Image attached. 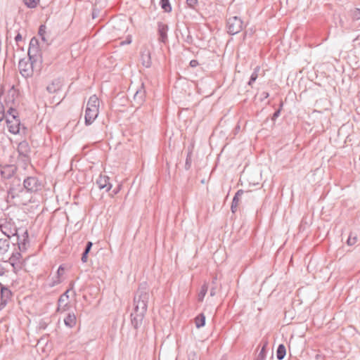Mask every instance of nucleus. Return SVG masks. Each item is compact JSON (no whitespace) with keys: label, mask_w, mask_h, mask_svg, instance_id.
<instances>
[{"label":"nucleus","mask_w":360,"mask_h":360,"mask_svg":"<svg viewBox=\"0 0 360 360\" xmlns=\"http://www.w3.org/2000/svg\"><path fill=\"white\" fill-rule=\"evenodd\" d=\"M199 65V63L197 60H191L189 63V65L191 67V68H195L197 67L198 65Z\"/></svg>","instance_id":"79ce46f5"},{"label":"nucleus","mask_w":360,"mask_h":360,"mask_svg":"<svg viewBox=\"0 0 360 360\" xmlns=\"http://www.w3.org/2000/svg\"><path fill=\"white\" fill-rule=\"evenodd\" d=\"M286 355V348L283 344H280L276 349V358L283 360Z\"/></svg>","instance_id":"5701e85b"},{"label":"nucleus","mask_w":360,"mask_h":360,"mask_svg":"<svg viewBox=\"0 0 360 360\" xmlns=\"http://www.w3.org/2000/svg\"><path fill=\"white\" fill-rule=\"evenodd\" d=\"M76 322L77 319L74 313H68L64 319L65 325L70 328H73L76 325Z\"/></svg>","instance_id":"a211bd4d"},{"label":"nucleus","mask_w":360,"mask_h":360,"mask_svg":"<svg viewBox=\"0 0 360 360\" xmlns=\"http://www.w3.org/2000/svg\"><path fill=\"white\" fill-rule=\"evenodd\" d=\"M27 54L29 60H30L32 63H36L39 58H41V49L39 48V40L35 37H33L30 41Z\"/></svg>","instance_id":"423d86ee"},{"label":"nucleus","mask_w":360,"mask_h":360,"mask_svg":"<svg viewBox=\"0 0 360 360\" xmlns=\"http://www.w3.org/2000/svg\"><path fill=\"white\" fill-rule=\"evenodd\" d=\"M13 185L14 188H18V186H17L16 182H15V181L14 182V179H13L12 184L10 185L9 188H10L11 186H13Z\"/></svg>","instance_id":"603ef678"},{"label":"nucleus","mask_w":360,"mask_h":360,"mask_svg":"<svg viewBox=\"0 0 360 360\" xmlns=\"http://www.w3.org/2000/svg\"><path fill=\"white\" fill-rule=\"evenodd\" d=\"M207 290H208V285L207 283H204L201 286L200 292L198 293V299L199 302L203 301L204 297H205Z\"/></svg>","instance_id":"c756f323"},{"label":"nucleus","mask_w":360,"mask_h":360,"mask_svg":"<svg viewBox=\"0 0 360 360\" xmlns=\"http://www.w3.org/2000/svg\"><path fill=\"white\" fill-rule=\"evenodd\" d=\"M357 241V237L356 236H352L350 235L347 240V244L349 246L354 245Z\"/></svg>","instance_id":"e433bc0d"},{"label":"nucleus","mask_w":360,"mask_h":360,"mask_svg":"<svg viewBox=\"0 0 360 360\" xmlns=\"http://www.w3.org/2000/svg\"><path fill=\"white\" fill-rule=\"evenodd\" d=\"M243 193H244V191H243L242 189L238 190V191L236 193V194H235V195H234V197H233V200H232V202H231V203L234 204V205H238V202H239V198H240V197Z\"/></svg>","instance_id":"473e14b6"},{"label":"nucleus","mask_w":360,"mask_h":360,"mask_svg":"<svg viewBox=\"0 0 360 360\" xmlns=\"http://www.w3.org/2000/svg\"><path fill=\"white\" fill-rule=\"evenodd\" d=\"M17 150L20 156L25 158L27 157L30 152L28 143L26 141L20 142L18 146Z\"/></svg>","instance_id":"2eb2a0df"},{"label":"nucleus","mask_w":360,"mask_h":360,"mask_svg":"<svg viewBox=\"0 0 360 360\" xmlns=\"http://www.w3.org/2000/svg\"><path fill=\"white\" fill-rule=\"evenodd\" d=\"M131 42V39H127L125 41H122L120 42V44L121 45H124V44H129Z\"/></svg>","instance_id":"8fccbe9b"},{"label":"nucleus","mask_w":360,"mask_h":360,"mask_svg":"<svg viewBox=\"0 0 360 360\" xmlns=\"http://www.w3.org/2000/svg\"><path fill=\"white\" fill-rule=\"evenodd\" d=\"M192 154H193V151L191 149H189L188 150V153H187V155H186V162H185V165H184V168L186 170H189L191 167V164H192Z\"/></svg>","instance_id":"cd10ccee"},{"label":"nucleus","mask_w":360,"mask_h":360,"mask_svg":"<svg viewBox=\"0 0 360 360\" xmlns=\"http://www.w3.org/2000/svg\"><path fill=\"white\" fill-rule=\"evenodd\" d=\"M269 96V94L268 92L264 91L262 93L261 100L263 101V100L267 98Z\"/></svg>","instance_id":"49530a36"},{"label":"nucleus","mask_w":360,"mask_h":360,"mask_svg":"<svg viewBox=\"0 0 360 360\" xmlns=\"http://www.w3.org/2000/svg\"><path fill=\"white\" fill-rule=\"evenodd\" d=\"M160 5L165 13H170L172 10L169 0H160Z\"/></svg>","instance_id":"bb28decb"},{"label":"nucleus","mask_w":360,"mask_h":360,"mask_svg":"<svg viewBox=\"0 0 360 360\" xmlns=\"http://www.w3.org/2000/svg\"><path fill=\"white\" fill-rule=\"evenodd\" d=\"M169 30V27L167 24L163 23L162 22H158V41L161 43L166 44L168 42V37L167 32Z\"/></svg>","instance_id":"9d476101"},{"label":"nucleus","mask_w":360,"mask_h":360,"mask_svg":"<svg viewBox=\"0 0 360 360\" xmlns=\"http://www.w3.org/2000/svg\"><path fill=\"white\" fill-rule=\"evenodd\" d=\"M60 283H61L60 278L58 277H56V278L55 280H53V282L49 284V285H50V287H53Z\"/></svg>","instance_id":"ea45409f"},{"label":"nucleus","mask_w":360,"mask_h":360,"mask_svg":"<svg viewBox=\"0 0 360 360\" xmlns=\"http://www.w3.org/2000/svg\"><path fill=\"white\" fill-rule=\"evenodd\" d=\"M25 4L30 8H34L37 6L39 0H24Z\"/></svg>","instance_id":"2f4dec72"},{"label":"nucleus","mask_w":360,"mask_h":360,"mask_svg":"<svg viewBox=\"0 0 360 360\" xmlns=\"http://www.w3.org/2000/svg\"><path fill=\"white\" fill-rule=\"evenodd\" d=\"M16 182L18 188H14L13 185L11 186L8 190V193L12 198H15L20 193L25 190L27 193H35L41 188V181L36 176H28L24 179L22 186L20 184V179L15 177L14 182Z\"/></svg>","instance_id":"f03ea898"},{"label":"nucleus","mask_w":360,"mask_h":360,"mask_svg":"<svg viewBox=\"0 0 360 360\" xmlns=\"http://www.w3.org/2000/svg\"><path fill=\"white\" fill-rule=\"evenodd\" d=\"M22 39V35L20 33H18L17 35L15 37V41H16V43H18V41H21Z\"/></svg>","instance_id":"a18cd8bd"},{"label":"nucleus","mask_w":360,"mask_h":360,"mask_svg":"<svg viewBox=\"0 0 360 360\" xmlns=\"http://www.w3.org/2000/svg\"><path fill=\"white\" fill-rule=\"evenodd\" d=\"M243 22L240 18L233 16L227 20V32L231 35L239 33L243 29Z\"/></svg>","instance_id":"0eeeda50"},{"label":"nucleus","mask_w":360,"mask_h":360,"mask_svg":"<svg viewBox=\"0 0 360 360\" xmlns=\"http://www.w3.org/2000/svg\"><path fill=\"white\" fill-rule=\"evenodd\" d=\"M99 11L94 9L92 11V18H96L98 15Z\"/></svg>","instance_id":"de8ad7c7"},{"label":"nucleus","mask_w":360,"mask_h":360,"mask_svg":"<svg viewBox=\"0 0 360 360\" xmlns=\"http://www.w3.org/2000/svg\"><path fill=\"white\" fill-rule=\"evenodd\" d=\"M352 18L354 20L360 19V8H355L352 12Z\"/></svg>","instance_id":"f704fd0d"},{"label":"nucleus","mask_w":360,"mask_h":360,"mask_svg":"<svg viewBox=\"0 0 360 360\" xmlns=\"http://www.w3.org/2000/svg\"><path fill=\"white\" fill-rule=\"evenodd\" d=\"M282 108H283V103H281L280 104V107L278 109H277L273 114L272 117H271V120L274 122L276 119L280 116V114H281V111L282 110Z\"/></svg>","instance_id":"72a5a7b5"},{"label":"nucleus","mask_w":360,"mask_h":360,"mask_svg":"<svg viewBox=\"0 0 360 360\" xmlns=\"http://www.w3.org/2000/svg\"><path fill=\"white\" fill-rule=\"evenodd\" d=\"M259 71H260V67L259 66H256L254 68V70H253L252 73L251 74L250 79H249V81L248 82V84L249 86H252V84L257 80V79L258 78V75H259Z\"/></svg>","instance_id":"393cba45"},{"label":"nucleus","mask_w":360,"mask_h":360,"mask_svg":"<svg viewBox=\"0 0 360 360\" xmlns=\"http://www.w3.org/2000/svg\"><path fill=\"white\" fill-rule=\"evenodd\" d=\"M61 89V83L59 79H54L46 86V90L50 94H54Z\"/></svg>","instance_id":"f3484780"},{"label":"nucleus","mask_w":360,"mask_h":360,"mask_svg":"<svg viewBox=\"0 0 360 360\" xmlns=\"http://www.w3.org/2000/svg\"><path fill=\"white\" fill-rule=\"evenodd\" d=\"M8 301L1 298L0 308L1 310L7 304Z\"/></svg>","instance_id":"c03bdc74"},{"label":"nucleus","mask_w":360,"mask_h":360,"mask_svg":"<svg viewBox=\"0 0 360 360\" xmlns=\"http://www.w3.org/2000/svg\"><path fill=\"white\" fill-rule=\"evenodd\" d=\"M93 246V243L91 241H88L86 244L85 248L82 254L81 260L82 263H86L88 259V255L89 252L91 250V248Z\"/></svg>","instance_id":"412c9836"},{"label":"nucleus","mask_w":360,"mask_h":360,"mask_svg":"<svg viewBox=\"0 0 360 360\" xmlns=\"http://www.w3.org/2000/svg\"><path fill=\"white\" fill-rule=\"evenodd\" d=\"M38 34L40 37L41 39L45 42L47 43V39L46 38V26L45 25H41L39 27L38 30Z\"/></svg>","instance_id":"c85d7f7f"},{"label":"nucleus","mask_w":360,"mask_h":360,"mask_svg":"<svg viewBox=\"0 0 360 360\" xmlns=\"http://www.w3.org/2000/svg\"><path fill=\"white\" fill-rule=\"evenodd\" d=\"M32 65L33 63H32L29 59L26 60L25 58H22L20 60L18 63V69L20 75L23 77L27 78L32 75Z\"/></svg>","instance_id":"1a4fd4ad"},{"label":"nucleus","mask_w":360,"mask_h":360,"mask_svg":"<svg viewBox=\"0 0 360 360\" xmlns=\"http://www.w3.org/2000/svg\"><path fill=\"white\" fill-rule=\"evenodd\" d=\"M245 193H246L247 195H250L251 194L252 191H248Z\"/></svg>","instance_id":"864d4df0"},{"label":"nucleus","mask_w":360,"mask_h":360,"mask_svg":"<svg viewBox=\"0 0 360 360\" xmlns=\"http://www.w3.org/2000/svg\"><path fill=\"white\" fill-rule=\"evenodd\" d=\"M99 100L96 95L90 96L85 110V124H91L98 115Z\"/></svg>","instance_id":"7ed1b4c3"},{"label":"nucleus","mask_w":360,"mask_h":360,"mask_svg":"<svg viewBox=\"0 0 360 360\" xmlns=\"http://www.w3.org/2000/svg\"><path fill=\"white\" fill-rule=\"evenodd\" d=\"M12 244L15 246V245L18 247V250L20 252H25L27 249L29 245V235L27 231H25L22 238L18 234L12 240Z\"/></svg>","instance_id":"6e6552de"},{"label":"nucleus","mask_w":360,"mask_h":360,"mask_svg":"<svg viewBox=\"0 0 360 360\" xmlns=\"http://www.w3.org/2000/svg\"><path fill=\"white\" fill-rule=\"evenodd\" d=\"M188 360H198V356L193 351L190 352L188 354Z\"/></svg>","instance_id":"4c0bfd02"},{"label":"nucleus","mask_w":360,"mask_h":360,"mask_svg":"<svg viewBox=\"0 0 360 360\" xmlns=\"http://www.w3.org/2000/svg\"><path fill=\"white\" fill-rule=\"evenodd\" d=\"M195 323L197 328L203 327L205 325V316L201 313L195 319Z\"/></svg>","instance_id":"a878e982"},{"label":"nucleus","mask_w":360,"mask_h":360,"mask_svg":"<svg viewBox=\"0 0 360 360\" xmlns=\"http://www.w3.org/2000/svg\"><path fill=\"white\" fill-rule=\"evenodd\" d=\"M8 112L12 115V120L6 119V124L10 133L17 134L20 132V121L18 119V112L13 108H10Z\"/></svg>","instance_id":"39448f33"},{"label":"nucleus","mask_w":360,"mask_h":360,"mask_svg":"<svg viewBox=\"0 0 360 360\" xmlns=\"http://www.w3.org/2000/svg\"><path fill=\"white\" fill-rule=\"evenodd\" d=\"M146 98V89L144 86V84L141 83L140 87L136 90L134 96V101L136 102V103L139 105H141Z\"/></svg>","instance_id":"4468645a"},{"label":"nucleus","mask_w":360,"mask_h":360,"mask_svg":"<svg viewBox=\"0 0 360 360\" xmlns=\"http://www.w3.org/2000/svg\"><path fill=\"white\" fill-rule=\"evenodd\" d=\"M5 116V109L2 103L0 102V122Z\"/></svg>","instance_id":"58836bf2"},{"label":"nucleus","mask_w":360,"mask_h":360,"mask_svg":"<svg viewBox=\"0 0 360 360\" xmlns=\"http://www.w3.org/2000/svg\"><path fill=\"white\" fill-rule=\"evenodd\" d=\"M198 4V0H186V4L188 8L195 9V6Z\"/></svg>","instance_id":"c9c22d12"},{"label":"nucleus","mask_w":360,"mask_h":360,"mask_svg":"<svg viewBox=\"0 0 360 360\" xmlns=\"http://www.w3.org/2000/svg\"><path fill=\"white\" fill-rule=\"evenodd\" d=\"M64 271V267L63 265H60L57 270V277L60 278V276L63 274Z\"/></svg>","instance_id":"a19ab883"},{"label":"nucleus","mask_w":360,"mask_h":360,"mask_svg":"<svg viewBox=\"0 0 360 360\" xmlns=\"http://www.w3.org/2000/svg\"><path fill=\"white\" fill-rule=\"evenodd\" d=\"M149 297L146 283L140 284L134 297V310L131 313V323L136 330H138L142 326L143 318L147 311Z\"/></svg>","instance_id":"f257e3e1"},{"label":"nucleus","mask_w":360,"mask_h":360,"mask_svg":"<svg viewBox=\"0 0 360 360\" xmlns=\"http://www.w3.org/2000/svg\"><path fill=\"white\" fill-rule=\"evenodd\" d=\"M10 246V240L5 238L0 239V256L4 255L6 253L9 249Z\"/></svg>","instance_id":"aec40b11"},{"label":"nucleus","mask_w":360,"mask_h":360,"mask_svg":"<svg viewBox=\"0 0 360 360\" xmlns=\"http://www.w3.org/2000/svg\"><path fill=\"white\" fill-rule=\"evenodd\" d=\"M70 291V289H68L63 294H62L59 299H58V309H57V311H59L60 310V307L61 306V304L64 302H65V305H64V307H67L68 306V300L69 299V292ZM64 310H65V308H64Z\"/></svg>","instance_id":"4be33fe9"},{"label":"nucleus","mask_w":360,"mask_h":360,"mask_svg":"<svg viewBox=\"0 0 360 360\" xmlns=\"http://www.w3.org/2000/svg\"><path fill=\"white\" fill-rule=\"evenodd\" d=\"M266 345H267V343L266 342L261 348L260 352H259V354H257V356H256L255 360H265L266 359V353H267Z\"/></svg>","instance_id":"7c9ffc66"},{"label":"nucleus","mask_w":360,"mask_h":360,"mask_svg":"<svg viewBox=\"0 0 360 360\" xmlns=\"http://www.w3.org/2000/svg\"><path fill=\"white\" fill-rule=\"evenodd\" d=\"M210 294V296H212V297L215 295V294H216L215 288H211Z\"/></svg>","instance_id":"3c124183"},{"label":"nucleus","mask_w":360,"mask_h":360,"mask_svg":"<svg viewBox=\"0 0 360 360\" xmlns=\"http://www.w3.org/2000/svg\"><path fill=\"white\" fill-rule=\"evenodd\" d=\"M96 184L99 189H105V191H109L112 188V184L110 183V178L106 175L100 174L96 180Z\"/></svg>","instance_id":"9b49d317"},{"label":"nucleus","mask_w":360,"mask_h":360,"mask_svg":"<svg viewBox=\"0 0 360 360\" xmlns=\"http://www.w3.org/2000/svg\"><path fill=\"white\" fill-rule=\"evenodd\" d=\"M11 295H12V292L8 288H7L4 285L1 286V299H4V300L8 301L10 299V297H11Z\"/></svg>","instance_id":"b1692460"},{"label":"nucleus","mask_w":360,"mask_h":360,"mask_svg":"<svg viewBox=\"0 0 360 360\" xmlns=\"http://www.w3.org/2000/svg\"><path fill=\"white\" fill-rule=\"evenodd\" d=\"M141 60L142 65L148 68L152 65L150 53L148 51H145L141 53Z\"/></svg>","instance_id":"dca6fc26"},{"label":"nucleus","mask_w":360,"mask_h":360,"mask_svg":"<svg viewBox=\"0 0 360 360\" xmlns=\"http://www.w3.org/2000/svg\"><path fill=\"white\" fill-rule=\"evenodd\" d=\"M237 207L238 205H235L234 206V204L231 203V210L233 213H235L237 210Z\"/></svg>","instance_id":"09e8293b"},{"label":"nucleus","mask_w":360,"mask_h":360,"mask_svg":"<svg viewBox=\"0 0 360 360\" xmlns=\"http://www.w3.org/2000/svg\"><path fill=\"white\" fill-rule=\"evenodd\" d=\"M120 188H121V186H120V185H118V186H117V188H115L112 191L111 195H112V196H113V195H117V194L120 192Z\"/></svg>","instance_id":"37998d69"},{"label":"nucleus","mask_w":360,"mask_h":360,"mask_svg":"<svg viewBox=\"0 0 360 360\" xmlns=\"http://www.w3.org/2000/svg\"><path fill=\"white\" fill-rule=\"evenodd\" d=\"M181 34L185 43L188 45L193 44V38L191 34L189 28L188 27H185V30L181 32Z\"/></svg>","instance_id":"6ab92c4d"},{"label":"nucleus","mask_w":360,"mask_h":360,"mask_svg":"<svg viewBox=\"0 0 360 360\" xmlns=\"http://www.w3.org/2000/svg\"><path fill=\"white\" fill-rule=\"evenodd\" d=\"M17 171V167L13 165H6L2 167L0 173L4 179H11Z\"/></svg>","instance_id":"f8f14e48"},{"label":"nucleus","mask_w":360,"mask_h":360,"mask_svg":"<svg viewBox=\"0 0 360 360\" xmlns=\"http://www.w3.org/2000/svg\"><path fill=\"white\" fill-rule=\"evenodd\" d=\"M0 231L9 240H13L18 235V229L11 219H5L0 223Z\"/></svg>","instance_id":"20e7f679"},{"label":"nucleus","mask_w":360,"mask_h":360,"mask_svg":"<svg viewBox=\"0 0 360 360\" xmlns=\"http://www.w3.org/2000/svg\"><path fill=\"white\" fill-rule=\"evenodd\" d=\"M22 257L20 251L13 252L11 257L8 258V262L13 266V271L15 273L20 268L19 264L20 263V259Z\"/></svg>","instance_id":"ddd939ff"}]
</instances>
